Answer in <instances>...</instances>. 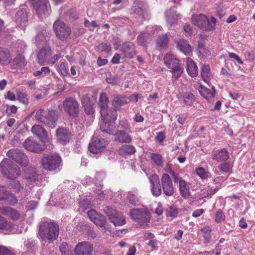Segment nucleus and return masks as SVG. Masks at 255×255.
I'll return each mask as SVG.
<instances>
[{
	"instance_id": "nucleus-63",
	"label": "nucleus",
	"mask_w": 255,
	"mask_h": 255,
	"mask_svg": "<svg viewBox=\"0 0 255 255\" xmlns=\"http://www.w3.org/2000/svg\"><path fill=\"white\" fill-rule=\"evenodd\" d=\"M7 224L6 219L0 216V229L6 228L7 227Z\"/></svg>"
},
{
	"instance_id": "nucleus-37",
	"label": "nucleus",
	"mask_w": 255,
	"mask_h": 255,
	"mask_svg": "<svg viewBox=\"0 0 255 255\" xmlns=\"http://www.w3.org/2000/svg\"><path fill=\"white\" fill-rule=\"evenodd\" d=\"M201 75L204 81L209 84V79L211 76V73L210 72V67L208 65L204 64L202 66Z\"/></svg>"
},
{
	"instance_id": "nucleus-32",
	"label": "nucleus",
	"mask_w": 255,
	"mask_h": 255,
	"mask_svg": "<svg viewBox=\"0 0 255 255\" xmlns=\"http://www.w3.org/2000/svg\"><path fill=\"white\" fill-rule=\"evenodd\" d=\"M190 183L184 180L179 184L180 192L185 198H188L190 196Z\"/></svg>"
},
{
	"instance_id": "nucleus-43",
	"label": "nucleus",
	"mask_w": 255,
	"mask_h": 255,
	"mask_svg": "<svg viewBox=\"0 0 255 255\" xmlns=\"http://www.w3.org/2000/svg\"><path fill=\"white\" fill-rule=\"evenodd\" d=\"M196 173L203 179H205L210 177V174L209 171L203 167H198L197 168Z\"/></svg>"
},
{
	"instance_id": "nucleus-35",
	"label": "nucleus",
	"mask_w": 255,
	"mask_h": 255,
	"mask_svg": "<svg viewBox=\"0 0 255 255\" xmlns=\"http://www.w3.org/2000/svg\"><path fill=\"white\" fill-rule=\"evenodd\" d=\"M2 214L4 215L8 216L12 220H16L19 219L20 217L19 213L15 209L10 207H5L2 211Z\"/></svg>"
},
{
	"instance_id": "nucleus-55",
	"label": "nucleus",
	"mask_w": 255,
	"mask_h": 255,
	"mask_svg": "<svg viewBox=\"0 0 255 255\" xmlns=\"http://www.w3.org/2000/svg\"><path fill=\"white\" fill-rule=\"evenodd\" d=\"M87 214L90 220L93 222L95 218L98 217L100 214L96 210L91 209L87 212Z\"/></svg>"
},
{
	"instance_id": "nucleus-56",
	"label": "nucleus",
	"mask_w": 255,
	"mask_h": 255,
	"mask_svg": "<svg viewBox=\"0 0 255 255\" xmlns=\"http://www.w3.org/2000/svg\"><path fill=\"white\" fill-rule=\"evenodd\" d=\"M97 49L101 51H109L111 48L110 45L107 43H102L97 46Z\"/></svg>"
},
{
	"instance_id": "nucleus-33",
	"label": "nucleus",
	"mask_w": 255,
	"mask_h": 255,
	"mask_svg": "<svg viewBox=\"0 0 255 255\" xmlns=\"http://www.w3.org/2000/svg\"><path fill=\"white\" fill-rule=\"evenodd\" d=\"M177 98L188 106H191L195 100V96L191 93H185L181 95H178Z\"/></svg>"
},
{
	"instance_id": "nucleus-2",
	"label": "nucleus",
	"mask_w": 255,
	"mask_h": 255,
	"mask_svg": "<svg viewBox=\"0 0 255 255\" xmlns=\"http://www.w3.org/2000/svg\"><path fill=\"white\" fill-rule=\"evenodd\" d=\"M59 226L54 222H43L39 226L38 237L42 241L51 243L59 235Z\"/></svg>"
},
{
	"instance_id": "nucleus-15",
	"label": "nucleus",
	"mask_w": 255,
	"mask_h": 255,
	"mask_svg": "<svg viewBox=\"0 0 255 255\" xmlns=\"http://www.w3.org/2000/svg\"><path fill=\"white\" fill-rule=\"evenodd\" d=\"M161 186L163 193L167 196H172L174 192V187L169 175L163 173L161 178Z\"/></svg>"
},
{
	"instance_id": "nucleus-45",
	"label": "nucleus",
	"mask_w": 255,
	"mask_h": 255,
	"mask_svg": "<svg viewBox=\"0 0 255 255\" xmlns=\"http://www.w3.org/2000/svg\"><path fill=\"white\" fill-rule=\"evenodd\" d=\"M83 106L85 109V112L86 114L92 115L94 113L93 105L90 102L86 103L82 100Z\"/></svg>"
},
{
	"instance_id": "nucleus-27",
	"label": "nucleus",
	"mask_w": 255,
	"mask_h": 255,
	"mask_svg": "<svg viewBox=\"0 0 255 255\" xmlns=\"http://www.w3.org/2000/svg\"><path fill=\"white\" fill-rule=\"evenodd\" d=\"M176 46L178 50L186 55L192 51L191 45L185 39H178L176 41Z\"/></svg>"
},
{
	"instance_id": "nucleus-49",
	"label": "nucleus",
	"mask_w": 255,
	"mask_h": 255,
	"mask_svg": "<svg viewBox=\"0 0 255 255\" xmlns=\"http://www.w3.org/2000/svg\"><path fill=\"white\" fill-rule=\"evenodd\" d=\"M178 213V209L175 206H170L167 210V215L172 218L176 217Z\"/></svg>"
},
{
	"instance_id": "nucleus-50",
	"label": "nucleus",
	"mask_w": 255,
	"mask_h": 255,
	"mask_svg": "<svg viewBox=\"0 0 255 255\" xmlns=\"http://www.w3.org/2000/svg\"><path fill=\"white\" fill-rule=\"evenodd\" d=\"M201 232L203 234V236L207 242H209L211 239V230L209 227H205L201 229Z\"/></svg>"
},
{
	"instance_id": "nucleus-36",
	"label": "nucleus",
	"mask_w": 255,
	"mask_h": 255,
	"mask_svg": "<svg viewBox=\"0 0 255 255\" xmlns=\"http://www.w3.org/2000/svg\"><path fill=\"white\" fill-rule=\"evenodd\" d=\"M179 14L176 13L174 8H171L166 12L167 22L170 24H173L176 22L179 18Z\"/></svg>"
},
{
	"instance_id": "nucleus-47",
	"label": "nucleus",
	"mask_w": 255,
	"mask_h": 255,
	"mask_svg": "<svg viewBox=\"0 0 255 255\" xmlns=\"http://www.w3.org/2000/svg\"><path fill=\"white\" fill-rule=\"evenodd\" d=\"M93 222L101 227H104L107 223L105 217L101 214L99 215L98 218L94 219Z\"/></svg>"
},
{
	"instance_id": "nucleus-17",
	"label": "nucleus",
	"mask_w": 255,
	"mask_h": 255,
	"mask_svg": "<svg viewBox=\"0 0 255 255\" xmlns=\"http://www.w3.org/2000/svg\"><path fill=\"white\" fill-rule=\"evenodd\" d=\"M108 144L107 140L103 138L92 139V141L89 144V151L94 153L98 154L102 151Z\"/></svg>"
},
{
	"instance_id": "nucleus-13",
	"label": "nucleus",
	"mask_w": 255,
	"mask_h": 255,
	"mask_svg": "<svg viewBox=\"0 0 255 255\" xmlns=\"http://www.w3.org/2000/svg\"><path fill=\"white\" fill-rule=\"evenodd\" d=\"M94 247L92 243L87 241L78 243L75 247L74 252L75 255H91Z\"/></svg>"
},
{
	"instance_id": "nucleus-31",
	"label": "nucleus",
	"mask_w": 255,
	"mask_h": 255,
	"mask_svg": "<svg viewBox=\"0 0 255 255\" xmlns=\"http://www.w3.org/2000/svg\"><path fill=\"white\" fill-rule=\"evenodd\" d=\"M25 178L29 184L38 185L39 183V176L33 169H30L26 173Z\"/></svg>"
},
{
	"instance_id": "nucleus-10",
	"label": "nucleus",
	"mask_w": 255,
	"mask_h": 255,
	"mask_svg": "<svg viewBox=\"0 0 255 255\" xmlns=\"http://www.w3.org/2000/svg\"><path fill=\"white\" fill-rule=\"evenodd\" d=\"M64 111L70 117H76L79 112V105L74 98L69 97L63 102Z\"/></svg>"
},
{
	"instance_id": "nucleus-30",
	"label": "nucleus",
	"mask_w": 255,
	"mask_h": 255,
	"mask_svg": "<svg viewBox=\"0 0 255 255\" xmlns=\"http://www.w3.org/2000/svg\"><path fill=\"white\" fill-rule=\"evenodd\" d=\"M186 69L189 75L192 77H194L198 75V70L197 66L193 60L190 58L187 59Z\"/></svg>"
},
{
	"instance_id": "nucleus-54",
	"label": "nucleus",
	"mask_w": 255,
	"mask_h": 255,
	"mask_svg": "<svg viewBox=\"0 0 255 255\" xmlns=\"http://www.w3.org/2000/svg\"><path fill=\"white\" fill-rule=\"evenodd\" d=\"M5 200H7L11 205H15L17 202V199L15 196L10 192L8 194Z\"/></svg>"
},
{
	"instance_id": "nucleus-59",
	"label": "nucleus",
	"mask_w": 255,
	"mask_h": 255,
	"mask_svg": "<svg viewBox=\"0 0 255 255\" xmlns=\"http://www.w3.org/2000/svg\"><path fill=\"white\" fill-rule=\"evenodd\" d=\"M61 57L60 54H56L51 58H49L47 64L53 65Z\"/></svg>"
},
{
	"instance_id": "nucleus-60",
	"label": "nucleus",
	"mask_w": 255,
	"mask_h": 255,
	"mask_svg": "<svg viewBox=\"0 0 255 255\" xmlns=\"http://www.w3.org/2000/svg\"><path fill=\"white\" fill-rule=\"evenodd\" d=\"M17 109V107L15 106H7L6 112L8 115H10L11 114H14L16 113Z\"/></svg>"
},
{
	"instance_id": "nucleus-4",
	"label": "nucleus",
	"mask_w": 255,
	"mask_h": 255,
	"mask_svg": "<svg viewBox=\"0 0 255 255\" xmlns=\"http://www.w3.org/2000/svg\"><path fill=\"white\" fill-rule=\"evenodd\" d=\"M0 171L7 178L15 179L20 175V168L9 159H4L0 164Z\"/></svg>"
},
{
	"instance_id": "nucleus-26",
	"label": "nucleus",
	"mask_w": 255,
	"mask_h": 255,
	"mask_svg": "<svg viewBox=\"0 0 255 255\" xmlns=\"http://www.w3.org/2000/svg\"><path fill=\"white\" fill-rule=\"evenodd\" d=\"M31 131L37 135L42 142L46 141L47 138V131L41 126L36 125H34L31 128Z\"/></svg>"
},
{
	"instance_id": "nucleus-16",
	"label": "nucleus",
	"mask_w": 255,
	"mask_h": 255,
	"mask_svg": "<svg viewBox=\"0 0 255 255\" xmlns=\"http://www.w3.org/2000/svg\"><path fill=\"white\" fill-rule=\"evenodd\" d=\"M23 146L26 150L37 153L42 152L46 148L45 144H41L30 138H27L24 141L23 143Z\"/></svg>"
},
{
	"instance_id": "nucleus-39",
	"label": "nucleus",
	"mask_w": 255,
	"mask_h": 255,
	"mask_svg": "<svg viewBox=\"0 0 255 255\" xmlns=\"http://www.w3.org/2000/svg\"><path fill=\"white\" fill-rule=\"evenodd\" d=\"M170 69V72L172 73V80L173 81H175L180 77L184 71V68L181 65Z\"/></svg>"
},
{
	"instance_id": "nucleus-62",
	"label": "nucleus",
	"mask_w": 255,
	"mask_h": 255,
	"mask_svg": "<svg viewBox=\"0 0 255 255\" xmlns=\"http://www.w3.org/2000/svg\"><path fill=\"white\" fill-rule=\"evenodd\" d=\"M0 255H11V253L6 248L0 246Z\"/></svg>"
},
{
	"instance_id": "nucleus-29",
	"label": "nucleus",
	"mask_w": 255,
	"mask_h": 255,
	"mask_svg": "<svg viewBox=\"0 0 255 255\" xmlns=\"http://www.w3.org/2000/svg\"><path fill=\"white\" fill-rule=\"evenodd\" d=\"M10 53L9 50L3 47H0V63L6 65L10 63Z\"/></svg>"
},
{
	"instance_id": "nucleus-64",
	"label": "nucleus",
	"mask_w": 255,
	"mask_h": 255,
	"mask_svg": "<svg viewBox=\"0 0 255 255\" xmlns=\"http://www.w3.org/2000/svg\"><path fill=\"white\" fill-rule=\"evenodd\" d=\"M204 210L202 209L195 210L192 213V216L194 217H198L204 213Z\"/></svg>"
},
{
	"instance_id": "nucleus-5",
	"label": "nucleus",
	"mask_w": 255,
	"mask_h": 255,
	"mask_svg": "<svg viewBox=\"0 0 255 255\" xmlns=\"http://www.w3.org/2000/svg\"><path fill=\"white\" fill-rule=\"evenodd\" d=\"M61 162V158L57 153L43 155L41 163L43 168L48 171H54L58 169Z\"/></svg>"
},
{
	"instance_id": "nucleus-28",
	"label": "nucleus",
	"mask_w": 255,
	"mask_h": 255,
	"mask_svg": "<svg viewBox=\"0 0 255 255\" xmlns=\"http://www.w3.org/2000/svg\"><path fill=\"white\" fill-rule=\"evenodd\" d=\"M165 64L170 69L181 65L178 60L171 54H166L164 57Z\"/></svg>"
},
{
	"instance_id": "nucleus-19",
	"label": "nucleus",
	"mask_w": 255,
	"mask_h": 255,
	"mask_svg": "<svg viewBox=\"0 0 255 255\" xmlns=\"http://www.w3.org/2000/svg\"><path fill=\"white\" fill-rule=\"evenodd\" d=\"M109 134L115 136V141L120 143H129L132 141V138L124 130H109Z\"/></svg>"
},
{
	"instance_id": "nucleus-8",
	"label": "nucleus",
	"mask_w": 255,
	"mask_h": 255,
	"mask_svg": "<svg viewBox=\"0 0 255 255\" xmlns=\"http://www.w3.org/2000/svg\"><path fill=\"white\" fill-rule=\"evenodd\" d=\"M38 16L42 18L47 17L51 12V6L48 0H29Z\"/></svg>"
},
{
	"instance_id": "nucleus-41",
	"label": "nucleus",
	"mask_w": 255,
	"mask_h": 255,
	"mask_svg": "<svg viewBox=\"0 0 255 255\" xmlns=\"http://www.w3.org/2000/svg\"><path fill=\"white\" fill-rule=\"evenodd\" d=\"M127 200L129 204L133 205H137L139 203V197L137 194L132 192H129L127 196Z\"/></svg>"
},
{
	"instance_id": "nucleus-18",
	"label": "nucleus",
	"mask_w": 255,
	"mask_h": 255,
	"mask_svg": "<svg viewBox=\"0 0 255 255\" xmlns=\"http://www.w3.org/2000/svg\"><path fill=\"white\" fill-rule=\"evenodd\" d=\"M150 184V190L152 194L155 197H158L161 194L162 189L158 176L153 174L148 178Z\"/></svg>"
},
{
	"instance_id": "nucleus-58",
	"label": "nucleus",
	"mask_w": 255,
	"mask_h": 255,
	"mask_svg": "<svg viewBox=\"0 0 255 255\" xmlns=\"http://www.w3.org/2000/svg\"><path fill=\"white\" fill-rule=\"evenodd\" d=\"M80 207L83 209V210H85L91 206V202L88 201L87 199H84L81 201L79 203Z\"/></svg>"
},
{
	"instance_id": "nucleus-20",
	"label": "nucleus",
	"mask_w": 255,
	"mask_h": 255,
	"mask_svg": "<svg viewBox=\"0 0 255 255\" xmlns=\"http://www.w3.org/2000/svg\"><path fill=\"white\" fill-rule=\"evenodd\" d=\"M120 50L124 58H132L136 54L135 45L130 42L124 43Z\"/></svg>"
},
{
	"instance_id": "nucleus-53",
	"label": "nucleus",
	"mask_w": 255,
	"mask_h": 255,
	"mask_svg": "<svg viewBox=\"0 0 255 255\" xmlns=\"http://www.w3.org/2000/svg\"><path fill=\"white\" fill-rule=\"evenodd\" d=\"M225 219V216L223 212L221 210L218 211L215 215V222L217 223H219L222 221H224Z\"/></svg>"
},
{
	"instance_id": "nucleus-46",
	"label": "nucleus",
	"mask_w": 255,
	"mask_h": 255,
	"mask_svg": "<svg viewBox=\"0 0 255 255\" xmlns=\"http://www.w3.org/2000/svg\"><path fill=\"white\" fill-rule=\"evenodd\" d=\"M16 95L17 100H18L19 102H21L23 104H28V99L27 98V95L25 93L18 91L17 92Z\"/></svg>"
},
{
	"instance_id": "nucleus-24",
	"label": "nucleus",
	"mask_w": 255,
	"mask_h": 255,
	"mask_svg": "<svg viewBox=\"0 0 255 255\" xmlns=\"http://www.w3.org/2000/svg\"><path fill=\"white\" fill-rule=\"evenodd\" d=\"M229 158V153L225 148L213 151L212 153V158L218 162L226 161Z\"/></svg>"
},
{
	"instance_id": "nucleus-57",
	"label": "nucleus",
	"mask_w": 255,
	"mask_h": 255,
	"mask_svg": "<svg viewBox=\"0 0 255 255\" xmlns=\"http://www.w3.org/2000/svg\"><path fill=\"white\" fill-rule=\"evenodd\" d=\"M59 69L61 74L63 76H66L68 74V67L66 66V64L64 62H62L59 67Z\"/></svg>"
},
{
	"instance_id": "nucleus-48",
	"label": "nucleus",
	"mask_w": 255,
	"mask_h": 255,
	"mask_svg": "<svg viewBox=\"0 0 255 255\" xmlns=\"http://www.w3.org/2000/svg\"><path fill=\"white\" fill-rule=\"evenodd\" d=\"M168 42V39L166 35L160 36L157 40V44L162 48H165Z\"/></svg>"
},
{
	"instance_id": "nucleus-12",
	"label": "nucleus",
	"mask_w": 255,
	"mask_h": 255,
	"mask_svg": "<svg viewBox=\"0 0 255 255\" xmlns=\"http://www.w3.org/2000/svg\"><path fill=\"white\" fill-rule=\"evenodd\" d=\"M104 210L109 220L115 226H122L126 223L125 219L120 212L109 206L106 207Z\"/></svg>"
},
{
	"instance_id": "nucleus-61",
	"label": "nucleus",
	"mask_w": 255,
	"mask_h": 255,
	"mask_svg": "<svg viewBox=\"0 0 255 255\" xmlns=\"http://www.w3.org/2000/svg\"><path fill=\"white\" fill-rule=\"evenodd\" d=\"M171 176L175 183L179 182V184H180V181L184 180L182 179L181 177L179 176V175L177 173H176L175 172L172 173V174Z\"/></svg>"
},
{
	"instance_id": "nucleus-44",
	"label": "nucleus",
	"mask_w": 255,
	"mask_h": 255,
	"mask_svg": "<svg viewBox=\"0 0 255 255\" xmlns=\"http://www.w3.org/2000/svg\"><path fill=\"white\" fill-rule=\"evenodd\" d=\"M9 186L17 192H20L23 189V186L18 180L11 179L9 183Z\"/></svg>"
},
{
	"instance_id": "nucleus-51",
	"label": "nucleus",
	"mask_w": 255,
	"mask_h": 255,
	"mask_svg": "<svg viewBox=\"0 0 255 255\" xmlns=\"http://www.w3.org/2000/svg\"><path fill=\"white\" fill-rule=\"evenodd\" d=\"M84 25L91 31H93L96 27H99L95 20H93L90 22L88 20L86 19L84 21Z\"/></svg>"
},
{
	"instance_id": "nucleus-7",
	"label": "nucleus",
	"mask_w": 255,
	"mask_h": 255,
	"mask_svg": "<svg viewBox=\"0 0 255 255\" xmlns=\"http://www.w3.org/2000/svg\"><path fill=\"white\" fill-rule=\"evenodd\" d=\"M130 216L140 226L147 225L150 221L149 213L144 209H133L130 211Z\"/></svg>"
},
{
	"instance_id": "nucleus-34",
	"label": "nucleus",
	"mask_w": 255,
	"mask_h": 255,
	"mask_svg": "<svg viewBox=\"0 0 255 255\" xmlns=\"http://www.w3.org/2000/svg\"><path fill=\"white\" fill-rule=\"evenodd\" d=\"M25 66V60L21 55L16 56L11 62V66L14 69L21 68Z\"/></svg>"
},
{
	"instance_id": "nucleus-21",
	"label": "nucleus",
	"mask_w": 255,
	"mask_h": 255,
	"mask_svg": "<svg viewBox=\"0 0 255 255\" xmlns=\"http://www.w3.org/2000/svg\"><path fill=\"white\" fill-rule=\"evenodd\" d=\"M52 50L49 46H45L41 48L37 55V62L42 65L47 64Z\"/></svg>"
},
{
	"instance_id": "nucleus-25",
	"label": "nucleus",
	"mask_w": 255,
	"mask_h": 255,
	"mask_svg": "<svg viewBox=\"0 0 255 255\" xmlns=\"http://www.w3.org/2000/svg\"><path fill=\"white\" fill-rule=\"evenodd\" d=\"M200 95L206 99L209 102H213L215 95V89L212 87L211 89H209L203 85H200L198 88Z\"/></svg>"
},
{
	"instance_id": "nucleus-23",
	"label": "nucleus",
	"mask_w": 255,
	"mask_h": 255,
	"mask_svg": "<svg viewBox=\"0 0 255 255\" xmlns=\"http://www.w3.org/2000/svg\"><path fill=\"white\" fill-rule=\"evenodd\" d=\"M130 101L128 97L117 95L114 97L112 101V106L114 109L109 108L112 110H115L117 112L118 110H120L121 107L128 103Z\"/></svg>"
},
{
	"instance_id": "nucleus-42",
	"label": "nucleus",
	"mask_w": 255,
	"mask_h": 255,
	"mask_svg": "<svg viewBox=\"0 0 255 255\" xmlns=\"http://www.w3.org/2000/svg\"><path fill=\"white\" fill-rule=\"evenodd\" d=\"M223 163L218 165V168L219 171L222 173H230L231 172L233 165L231 162L224 161Z\"/></svg>"
},
{
	"instance_id": "nucleus-40",
	"label": "nucleus",
	"mask_w": 255,
	"mask_h": 255,
	"mask_svg": "<svg viewBox=\"0 0 255 255\" xmlns=\"http://www.w3.org/2000/svg\"><path fill=\"white\" fill-rule=\"evenodd\" d=\"M150 158L155 165L162 167L163 158L160 154L152 153L150 154Z\"/></svg>"
},
{
	"instance_id": "nucleus-52",
	"label": "nucleus",
	"mask_w": 255,
	"mask_h": 255,
	"mask_svg": "<svg viewBox=\"0 0 255 255\" xmlns=\"http://www.w3.org/2000/svg\"><path fill=\"white\" fill-rule=\"evenodd\" d=\"M9 193L5 187L0 185V201L5 200Z\"/></svg>"
},
{
	"instance_id": "nucleus-1",
	"label": "nucleus",
	"mask_w": 255,
	"mask_h": 255,
	"mask_svg": "<svg viewBox=\"0 0 255 255\" xmlns=\"http://www.w3.org/2000/svg\"><path fill=\"white\" fill-rule=\"evenodd\" d=\"M109 99L107 94L102 93L100 94L98 106L100 110V114L103 121L100 124V128L103 132L109 134V130H116L114 124L117 118V113L115 110L109 109Z\"/></svg>"
},
{
	"instance_id": "nucleus-3",
	"label": "nucleus",
	"mask_w": 255,
	"mask_h": 255,
	"mask_svg": "<svg viewBox=\"0 0 255 255\" xmlns=\"http://www.w3.org/2000/svg\"><path fill=\"white\" fill-rule=\"evenodd\" d=\"M35 118L37 121L45 125L53 128L56 125L58 115L57 112L53 110L39 109L37 111Z\"/></svg>"
},
{
	"instance_id": "nucleus-14",
	"label": "nucleus",
	"mask_w": 255,
	"mask_h": 255,
	"mask_svg": "<svg viewBox=\"0 0 255 255\" xmlns=\"http://www.w3.org/2000/svg\"><path fill=\"white\" fill-rule=\"evenodd\" d=\"M28 20V11L25 8H20L15 12L14 21L17 26L24 29Z\"/></svg>"
},
{
	"instance_id": "nucleus-11",
	"label": "nucleus",
	"mask_w": 255,
	"mask_h": 255,
	"mask_svg": "<svg viewBox=\"0 0 255 255\" xmlns=\"http://www.w3.org/2000/svg\"><path fill=\"white\" fill-rule=\"evenodd\" d=\"M6 155L21 166H26L28 165V158L21 149H11L8 151Z\"/></svg>"
},
{
	"instance_id": "nucleus-22",
	"label": "nucleus",
	"mask_w": 255,
	"mask_h": 255,
	"mask_svg": "<svg viewBox=\"0 0 255 255\" xmlns=\"http://www.w3.org/2000/svg\"><path fill=\"white\" fill-rule=\"evenodd\" d=\"M57 140L63 144L68 143L72 137V134L65 128H59L56 130Z\"/></svg>"
},
{
	"instance_id": "nucleus-9",
	"label": "nucleus",
	"mask_w": 255,
	"mask_h": 255,
	"mask_svg": "<svg viewBox=\"0 0 255 255\" xmlns=\"http://www.w3.org/2000/svg\"><path fill=\"white\" fill-rule=\"evenodd\" d=\"M53 28L56 37L62 41L67 39L71 33V28L60 20L55 21Z\"/></svg>"
},
{
	"instance_id": "nucleus-6",
	"label": "nucleus",
	"mask_w": 255,
	"mask_h": 255,
	"mask_svg": "<svg viewBox=\"0 0 255 255\" xmlns=\"http://www.w3.org/2000/svg\"><path fill=\"white\" fill-rule=\"evenodd\" d=\"M192 21L194 25L205 31L213 30L216 23L215 18L212 17L210 21H209L207 17L203 14L193 16Z\"/></svg>"
},
{
	"instance_id": "nucleus-38",
	"label": "nucleus",
	"mask_w": 255,
	"mask_h": 255,
	"mask_svg": "<svg viewBox=\"0 0 255 255\" xmlns=\"http://www.w3.org/2000/svg\"><path fill=\"white\" fill-rule=\"evenodd\" d=\"M135 152L134 147L131 145L124 144L119 148V152L121 154L131 155Z\"/></svg>"
}]
</instances>
